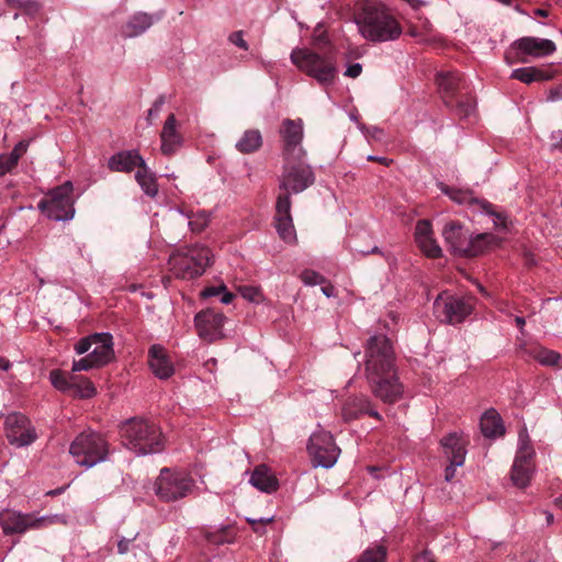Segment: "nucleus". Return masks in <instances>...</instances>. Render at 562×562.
Returning a JSON list of instances; mask_svg holds the SVG:
<instances>
[{
    "label": "nucleus",
    "instance_id": "nucleus-2",
    "mask_svg": "<svg viewBox=\"0 0 562 562\" xmlns=\"http://www.w3.org/2000/svg\"><path fill=\"white\" fill-rule=\"evenodd\" d=\"M355 21L360 34L371 42L394 41L402 26L385 4L378 0H361L356 4Z\"/></svg>",
    "mask_w": 562,
    "mask_h": 562
},
{
    "label": "nucleus",
    "instance_id": "nucleus-54",
    "mask_svg": "<svg viewBox=\"0 0 562 562\" xmlns=\"http://www.w3.org/2000/svg\"><path fill=\"white\" fill-rule=\"evenodd\" d=\"M225 290H226L225 285H222V286H220V288L210 286V288H206V289L202 292V294H203V296H205V297H211V296H216V295H218L221 292H223V291H225Z\"/></svg>",
    "mask_w": 562,
    "mask_h": 562
},
{
    "label": "nucleus",
    "instance_id": "nucleus-31",
    "mask_svg": "<svg viewBox=\"0 0 562 562\" xmlns=\"http://www.w3.org/2000/svg\"><path fill=\"white\" fill-rule=\"evenodd\" d=\"M510 77L529 85L533 81L550 80L553 78V74L537 67H524L515 69Z\"/></svg>",
    "mask_w": 562,
    "mask_h": 562
},
{
    "label": "nucleus",
    "instance_id": "nucleus-22",
    "mask_svg": "<svg viewBox=\"0 0 562 562\" xmlns=\"http://www.w3.org/2000/svg\"><path fill=\"white\" fill-rule=\"evenodd\" d=\"M148 366L156 378L167 380L175 373L173 362L161 345H151L148 349Z\"/></svg>",
    "mask_w": 562,
    "mask_h": 562
},
{
    "label": "nucleus",
    "instance_id": "nucleus-38",
    "mask_svg": "<svg viewBox=\"0 0 562 562\" xmlns=\"http://www.w3.org/2000/svg\"><path fill=\"white\" fill-rule=\"evenodd\" d=\"M72 389L80 395V397L89 398L95 394V387L93 383L85 376L75 375Z\"/></svg>",
    "mask_w": 562,
    "mask_h": 562
},
{
    "label": "nucleus",
    "instance_id": "nucleus-9",
    "mask_svg": "<svg viewBox=\"0 0 562 562\" xmlns=\"http://www.w3.org/2000/svg\"><path fill=\"white\" fill-rule=\"evenodd\" d=\"M474 308V299L440 293L434 302V314L441 322L450 325L462 323Z\"/></svg>",
    "mask_w": 562,
    "mask_h": 562
},
{
    "label": "nucleus",
    "instance_id": "nucleus-4",
    "mask_svg": "<svg viewBox=\"0 0 562 562\" xmlns=\"http://www.w3.org/2000/svg\"><path fill=\"white\" fill-rule=\"evenodd\" d=\"M122 443L138 456L159 453L165 449V437L158 425L142 417H133L121 425Z\"/></svg>",
    "mask_w": 562,
    "mask_h": 562
},
{
    "label": "nucleus",
    "instance_id": "nucleus-44",
    "mask_svg": "<svg viewBox=\"0 0 562 562\" xmlns=\"http://www.w3.org/2000/svg\"><path fill=\"white\" fill-rule=\"evenodd\" d=\"M301 280L307 285L322 284L325 282V278L322 274L310 269H305L301 273Z\"/></svg>",
    "mask_w": 562,
    "mask_h": 562
},
{
    "label": "nucleus",
    "instance_id": "nucleus-6",
    "mask_svg": "<svg viewBox=\"0 0 562 562\" xmlns=\"http://www.w3.org/2000/svg\"><path fill=\"white\" fill-rule=\"evenodd\" d=\"M212 251L206 246H187L170 254L168 269L177 279L193 280L201 277L212 265Z\"/></svg>",
    "mask_w": 562,
    "mask_h": 562
},
{
    "label": "nucleus",
    "instance_id": "nucleus-13",
    "mask_svg": "<svg viewBox=\"0 0 562 562\" xmlns=\"http://www.w3.org/2000/svg\"><path fill=\"white\" fill-rule=\"evenodd\" d=\"M94 348L86 357L74 360L72 371H88L101 368L114 359L113 337L109 333L94 334Z\"/></svg>",
    "mask_w": 562,
    "mask_h": 562
},
{
    "label": "nucleus",
    "instance_id": "nucleus-42",
    "mask_svg": "<svg viewBox=\"0 0 562 562\" xmlns=\"http://www.w3.org/2000/svg\"><path fill=\"white\" fill-rule=\"evenodd\" d=\"M535 358L541 363L546 366H554L558 363L560 359V355L552 350L548 349H538L536 350Z\"/></svg>",
    "mask_w": 562,
    "mask_h": 562
},
{
    "label": "nucleus",
    "instance_id": "nucleus-43",
    "mask_svg": "<svg viewBox=\"0 0 562 562\" xmlns=\"http://www.w3.org/2000/svg\"><path fill=\"white\" fill-rule=\"evenodd\" d=\"M27 147L29 142L21 140L14 146L13 150L10 154H7V157L14 167L18 165L19 159L26 153Z\"/></svg>",
    "mask_w": 562,
    "mask_h": 562
},
{
    "label": "nucleus",
    "instance_id": "nucleus-37",
    "mask_svg": "<svg viewBox=\"0 0 562 562\" xmlns=\"http://www.w3.org/2000/svg\"><path fill=\"white\" fill-rule=\"evenodd\" d=\"M386 553V548L382 544H378L364 550L357 562H385Z\"/></svg>",
    "mask_w": 562,
    "mask_h": 562
},
{
    "label": "nucleus",
    "instance_id": "nucleus-21",
    "mask_svg": "<svg viewBox=\"0 0 562 562\" xmlns=\"http://www.w3.org/2000/svg\"><path fill=\"white\" fill-rule=\"evenodd\" d=\"M276 227L279 236L286 243L295 239V231L291 216V198L279 194L276 204Z\"/></svg>",
    "mask_w": 562,
    "mask_h": 562
},
{
    "label": "nucleus",
    "instance_id": "nucleus-52",
    "mask_svg": "<svg viewBox=\"0 0 562 562\" xmlns=\"http://www.w3.org/2000/svg\"><path fill=\"white\" fill-rule=\"evenodd\" d=\"M135 537L133 538H122L119 542H117V552L120 554H125L128 552L130 550V544L132 543V541H134Z\"/></svg>",
    "mask_w": 562,
    "mask_h": 562
},
{
    "label": "nucleus",
    "instance_id": "nucleus-59",
    "mask_svg": "<svg viewBox=\"0 0 562 562\" xmlns=\"http://www.w3.org/2000/svg\"><path fill=\"white\" fill-rule=\"evenodd\" d=\"M11 368V362L3 357H0V370L8 371Z\"/></svg>",
    "mask_w": 562,
    "mask_h": 562
},
{
    "label": "nucleus",
    "instance_id": "nucleus-23",
    "mask_svg": "<svg viewBox=\"0 0 562 562\" xmlns=\"http://www.w3.org/2000/svg\"><path fill=\"white\" fill-rule=\"evenodd\" d=\"M368 414L369 416L381 419L380 414L372 407L370 400L364 395L349 396L342 406L341 416L345 422L358 419L360 416Z\"/></svg>",
    "mask_w": 562,
    "mask_h": 562
},
{
    "label": "nucleus",
    "instance_id": "nucleus-26",
    "mask_svg": "<svg viewBox=\"0 0 562 562\" xmlns=\"http://www.w3.org/2000/svg\"><path fill=\"white\" fill-rule=\"evenodd\" d=\"M442 192L447 194L451 200L460 204H479L485 213L495 215V212L493 211V205L485 200L481 201L474 198L472 191L470 190L445 187L442 189ZM496 217L498 220L502 218L499 214H496Z\"/></svg>",
    "mask_w": 562,
    "mask_h": 562
},
{
    "label": "nucleus",
    "instance_id": "nucleus-57",
    "mask_svg": "<svg viewBox=\"0 0 562 562\" xmlns=\"http://www.w3.org/2000/svg\"><path fill=\"white\" fill-rule=\"evenodd\" d=\"M368 160L376 161V162H380V164L385 165V166H389V164L391 162V160L385 158V157H375V156H369Z\"/></svg>",
    "mask_w": 562,
    "mask_h": 562
},
{
    "label": "nucleus",
    "instance_id": "nucleus-39",
    "mask_svg": "<svg viewBox=\"0 0 562 562\" xmlns=\"http://www.w3.org/2000/svg\"><path fill=\"white\" fill-rule=\"evenodd\" d=\"M210 216L205 211L189 215V226L193 233H201L209 224Z\"/></svg>",
    "mask_w": 562,
    "mask_h": 562
},
{
    "label": "nucleus",
    "instance_id": "nucleus-48",
    "mask_svg": "<svg viewBox=\"0 0 562 562\" xmlns=\"http://www.w3.org/2000/svg\"><path fill=\"white\" fill-rule=\"evenodd\" d=\"M243 31H237V32H233L229 36H228V41L238 46L239 48L244 49V50H247L248 49V44L247 42L244 40V36H243Z\"/></svg>",
    "mask_w": 562,
    "mask_h": 562
},
{
    "label": "nucleus",
    "instance_id": "nucleus-32",
    "mask_svg": "<svg viewBox=\"0 0 562 562\" xmlns=\"http://www.w3.org/2000/svg\"><path fill=\"white\" fill-rule=\"evenodd\" d=\"M495 240L496 237L493 234H479L474 238L468 240L462 256L476 257L483 251H485V249H487Z\"/></svg>",
    "mask_w": 562,
    "mask_h": 562
},
{
    "label": "nucleus",
    "instance_id": "nucleus-33",
    "mask_svg": "<svg viewBox=\"0 0 562 562\" xmlns=\"http://www.w3.org/2000/svg\"><path fill=\"white\" fill-rule=\"evenodd\" d=\"M135 180L148 196L154 198L157 195L158 184L156 176L150 171L146 162L140 165V168L137 169L135 173Z\"/></svg>",
    "mask_w": 562,
    "mask_h": 562
},
{
    "label": "nucleus",
    "instance_id": "nucleus-28",
    "mask_svg": "<svg viewBox=\"0 0 562 562\" xmlns=\"http://www.w3.org/2000/svg\"><path fill=\"white\" fill-rule=\"evenodd\" d=\"M154 24V18L147 13H136L123 26L122 35L124 37H136L143 34Z\"/></svg>",
    "mask_w": 562,
    "mask_h": 562
},
{
    "label": "nucleus",
    "instance_id": "nucleus-25",
    "mask_svg": "<svg viewBox=\"0 0 562 562\" xmlns=\"http://www.w3.org/2000/svg\"><path fill=\"white\" fill-rule=\"evenodd\" d=\"M176 124L175 114H169L160 133L161 153L166 156L175 154L182 143V136L177 132Z\"/></svg>",
    "mask_w": 562,
    "mask_h": 562
},
{
    "label": "nucleus",
    "instance_id": "nucleus-36",
    "mask_svg": "<svg viewBox=\"0 0 562 562\" xmlns=\"http://www.w3.org/2000/svg\"><path fill=\"white\" fill-rule=\"evenodd\" d=\"M74 376V374L67 375L65 372L60 370H53L49 374V380L54 387H56L59 391L66 392L72 390Z\"/></svg>",
    "mask_w": 562,
    "mask_h": 562
},
{
    "label": "nucleus",
    "instance_id": "nucleus-63",
    "mask_svg": "<svg viewBox=\"0 0 562 562\" xmlns=\"http://www.w3.org/2000/svg\"><path fill=\"white\" fill-rule=\"evenodd\" d=\"M525 260L528 266H532L536 263L533 255L530 252H525Z\"/></svg>",
    "mask_w": 562,
    "mask_h": 562
},
{
    "label": "nucleus",
    "instance_id": "nucleus-45",
    "mask_svg": "<svg viewBox=\"0 0 562 562\" xmlns=\"http://www.w3.org/2000/svg\"><path fill=\"white\" fill-rule=\"evenodd\" d=\"M241 296L250 302H259L261 300V292L258 288L250 285L239 286Z\"/></svg>",
    "mask_w": 562,
    "mask_h": 562
},
{
    "label": "nucleus",
    "instance_id": "nucleus-15",
    "mask_svg": "<svg viewBox=\"0 0 562 562\" xmlns=\"http://www.w3.org/2000/svg\"><path fill=\"white\" fill-rule=\"evenodd\" d=\"M308 454L315 467L331 468L340 453L330 432H314L308 440Z\"/></svg>",
    "mask_w": 562,
    "mask_h": 562
},
{
    "label": "nucleus",
    "instance_id": "nucleus-58",
    "mask_svg": "<svg viewBox=\"0 0 562 562\" xmlns=\"http://www.w3.org/2000/svg\"><path fill=\"white\" fill-rule=\"evenodd\" d=\"M7 3L13 9L22 10V4L25 3V0H7Z\"/></svg>",
    "mask_w": 562,
    "mask_h": 562
},
{
    "label": "nucleus",
    "instance_id": "nucleus-14",
    "mask_svg": "<svg viewBox=\"0 0 562 562\" xmlns=\"http://www.w3.org/2000/svg\"><path fill=\"white\" fill-rule=\"evenodd\" d=\"M519 441L520 445L512 467L510 477L515 486L525 488L532 476V457L535 454V450L530 443L526 429L520 431Z\"/></svg>",
    "mask_w": 562,
    "mask_h": 562
},
{
    "label": "nucleus",
    "instance_id": "nucleus-55",
    "mask_svg": "<svg viewBox=\"0 0 562 562\" xmlns=\"http://www.w3.org/2000/svg\"><path fill=\"white\" fill-rule=\"evenodd\" d=\"M247 521L251 526L254 532L259 535H263L266 532L265 526H260L256 519L247 518Z\"/></svg>",
    "mask_w": 562,
    "mask_h": 562
},
{
    "label": "nucleus",
    "instance_id": "nucleus-53",
    "mask_svg": "<svg viewBox=\"0 0 562 562\" xmlns=\"http://www.w3.org/2000/svg\"><path fill=\"white\" fill-rule=\"evenodd\" d=\"M361 71H362V66L360 64H358V63L352 64L347 68L345 76L350 77V78H357L361 75Z\"/></svg>",
    "mask_w": 562,
    "mask_h": 562
},
{
    "label": "nucleus",
    "instance_id": "nucleus-50",
    "mask_svg": "<svg viewBox=\"0 0 562 562\" xmlns=\"http://www.w3.org/2000/svg\"><path fill=\"white\" fill-rule=\"evenodd\" d=\"M14 166L10 162L7 154L0 155V177L4 176L7 172H10Z\"/></svg>",
    "mask_w": 562,
    "mask_h": 562
},
{
    "label": "nucleus",
    "instance_id": "nucleus-20",
    "mask_svg": "<svg viewBox=\"0 0 562 562\" xmlns=\"http://www.w3.org/2000/svg\"><path fill=\"white\" fill-rule=\"evenodd\" d=\"M445 453L450 464L445 470V477L448 482L452 481L456 474V468L461 467L465 460L467 441L456 432L449 434L441 439Z\"/></svg>",
    "mask_w": 562,
    "mask_h": 562
},
{
    "label": "nucleus",
    "instance_id": "nucleus-51",
    "mask_svg": "<svg viewBox=\"0 0 562 562\" xmlns=\"http://www.w3.org/2000/svg\"><path fill=\"white\" fill-rule=\"evenodd\" d=\"M22 7V11L27 14H35L40 11V4L31 0H25V3H23Z\"/></svg>",
    "mask_w": 562,
    "mask_h": 562
},
{
    "label": "nucleus",
    "instance_id": "nucleus-24",
    "mask_svg": "<svg viewBox=\"0 0 562 562\" xmlns=\"http://www.w3.org/2000/svg\"><path fill=\"white\" fill-rule=\"evenodd\" d=\"M145 160L136 150H122L113 155L108 162V167L111 171L116 172H131L136 167L139 169L140 165H144Z\"/></svg>",
    "mask_w": 562,
    "mask_h": 562
},
{
    "label": "nucleus",
    "instance_id": "nucleus-17",
    "mask_svg": "<svg viewBox=\"0 0 562 562\" xmlns=\"http://www.w3.org/2000/svg\"><path fill=\"white\" fill-rule=\"evenodd\" d=\"M280 134L283 142V159L305 157V150L301 146L303 139V122L301 119H285L282 122Z\"/></svg>",
    "mask_w": 562,
    "mask_h": 562
},
{
    "label": "nucleus",
    "instance_id": "nucleus-34",
    "mask_svg": "<svg viewBox=\"0 0 562 562\" xmlns=\"http://www.w3.org/2000/svg\"><path fill=\"white\" fill-rule=\"evenodd\" d=\"M262 146V136L258 130H247L237 142L236 148L243 154H251Z\"/></svg>",
    "mask_w": 562,
    "mask_h": 562
},
{
    "label": "nucleus",
    "instance_id": "nucleus-29",
    "mask_svg": "<svg viewBox=\"0 0 562 562\" xmlns=\"http://www.w3.org/2000/svg\"><path fill=\"white\" fill-rule=\"evenodd\" d=\"M250 483L256 488L266 493H272L278 488L277 477L270 473L269 469L265 464L255 468L250 476Z\"/></svg>",
    "mask_w": 562,
    "mask_h": 562
},
{
    "label": "nucleus",
    "instance_id": "nucleus-41",
    "mask_svg": "<svg viewBox=\"0 0 562 562\" xmlns=\"http://www.w3.org/2000/svg\"><path fill=\"white\" fill-rule=\"evenodd\" d=\"M432 234V227L431 223L428 220H419L416 223L415 227V240L416 243L425 241L426 238L431 237Z\"/></svg>",
    "mask_w": 562,
    "mask_h": 562
},
{
    "label": "nucleus",
    "instance_id": "nucleus-16",
    "mask_svg": "<svg viewBox=\"0 0 562 562\" xmlns=\"http://www.w3.org/2000/svg\"><path fill=\"white\" fill-rule=\"evenodd\" d=\"M4 431L9 442L16 447L30 446L37 439L32 422L22 413H12L7 416Z\"/></svg>",
    "mask_w": 562,
    "mask_h": 562
},
{
    "label": "nucleus",
    "instance_id": "nucleus-7",
    "mask_svg": "<svg viewBox=\"0 0 562 562\" xmlns=\"http://www.w3.org/2000/svg\"><path fill=\"white\" fill-rule=\"evenodd\" d=\"M69 453L77 464L91 468L106 460L110 445L101 434L87 430L74 439L69 447Z\"/></svg>",
    "mask_w": 562,
    "mask_h": 562
},
{
    "label": "nucleus",
    "instance_id": "nucleus-1",
    "mask_svg": "<svg viewBox=\"0 0 562 562\" xmlns=\"http://www.w3.org/2000/svg\"><path fill=\"white\" fill-rule=\"evenodd\" d=\"M366 373L375 397L387 404L402 397L404 389L398 381L393 346L386 336L375 335L368 340Z\"/></svg>",
    "mask_w": 562,
    "mask_h": 562
},
{
    "label": "nucleus",
    "instance_id": "nucleus-18",
    "mask_svg": "<svg viewBox=\"0 0 562 562\" xmlns=\"http://www.w3.org/2000/svg\"><path fill=\"white\" fill-rule=\"evenodd\" d=\"M555 44L546 38L526 36L515 41L512 49L515 50L516 58L520 63H528L527 56L540 58L549 56L555 52Z\"/></svg>",
    "mask_w": 562,
    "mask_h": 562
},
{
    "label": "nucleus",
    "instance_id": "nucleus-11",
    "mask_svg": "<svg viewBox=\"0 0 562 562\" xmlns=\"http://www.w3.org/2000/svg\"><path fill=\"white\" fill-rule=\"evenodd\" d=\"M38 207L48 217L56 221L72 218L75 214L72 183L67 181L52 190L45 199L40 201Z\"/></svg>",
    "mask_w": 562,
    "mask_h": 562
},
{
    "label": "nucleus",
    "instance_id": "nucleus-30",
    "mask_svg": "<svg viewBox=\"0 0 562 562\" xmlns=\"http://www.w3.org/2000/svg\"><path fill=\"white\" fill-rule=\"evenodd\" d=\"M481 431L485 437L503 436L505 428L499 414L495 409L486 411L481 418Z\"/></svg>",
    "mask_w": 562,
    "mask_h": 562
},
{
    "label": "nucleus",
    "instance_id": "nucleus-12",
    "mask_svg": "<svg viewBox=\"0 0 562 562\" xmlns=\"http://www.w3.org/2000/svg\"><path fill=\"white\" fill-rule=\"evenodd\" d=\"M59 521L58 516L37 517L34 514H21L14 510H3L0 513V526L7 536L13 533H24L30 529H41Z\"/></svg>",
    "mask_w": 562,
    "mask_h": 562
},
{
    "label": "nucleus",
    "instance_id": "nucleus-62",
    "mask_svg": "<svg viewBox=\"0 0 562 562\" xmlns=\"http://www.w3.org/2000/svg\"><path fill=\"white\" fill-rule=\"evenodd\" d=\"M362 255H369V254H382V251L380 250L379 247L374 246L373 248H371L370 250H364V249H361L359 250Z\"/></svg>",
    "mask_w": 562,
    "mask_h": 562
},
{
    "label": "nucleus",
    "instance_id": "nucleus-35",
    "mask_svg": "<svg viewBox=\"0 0 562 562\" xmlns=\"http://www.w3.org/2000/svg\"><path fill=\"white\" fill-rule=\"evenodd\" d=\"M203 536L209 543L221 546L233 542L235 530L232 526H225L215 531L203 530Z\"/></svg>",
    "mask_w": 562,
    "mask_h": 562
},
{
    "label": "nucleus",
    "instance_id": "nucleus-61",
    "mask_svg": "<svg viewBox=\"0 0 562 562\" xmlns=\"http://www.w3.org/2000/svg\"><path fill=\"white\" fill-rule=\"evenodd\" d=\"M234 296H235V295H234L233 293H231V292H225V293L223 294V296L221 297V301H222V303H224V304H229V303L233 301Z\"/></svg>",
    "mask_w": 562,
    "mask_h": 562
},
{
    "label": "nucleus",
    "instance_id": "nucleus-19",
    "mask_svg": "<svg viewBox=\"0 0 562 562\" xmlns=\"http://www.w3.org/2000/svg\"><path fill=\"white\" fill-rule=\"evenodd\" d=\"M224 321L225 316L222 313L211 308L199 312L194 317L199 336L209 342L222 338Z\"/></svg>",
    "mask_w": 562,
    "mask_h": 562
},
{
    "label": "nucleus",
    "instance_id": "nucleus-5",
    "mask_svg": "<svg viewBox=\"0 0 562 562\" xmlns=\"http://www.w3.org/2000/svg\"><path fill=\"white\" fill-rule=\"evenodd\" d=\"M436 82L445 105L460 119L469 117L474 111V100L463 75L452 70L440 71Z\"/></svg>",
    "mask_w": 562,
    "mask_h": 562
},
{
    "label": "nucleus",
    "instance_id": "nucleus-49",
    "mask_svg": "<svg viewBox=\"0 0 562 562\" xmlns=\"http://www.w3.org/2000/svg\"><path fill=\"white\" fill-rule=\"evenodd\" d=\"M547 100L550 102L562 100V83H559L549 89Z\"/></svg>",
    "mask_w": 562,
    "mask_h": 562
},
{
    "label": "nucleus",
    "instance_id": "nucleus-56",
    "mask_svg": "<svg viewBox=\"0 0 562 562\" xmlns=\"http://www.w3.org/2000/svg\"><path fill=\"white\" fill-rule=\"evenodd\" d=\"M414 562H435V561L429 552L424 551L415 558Z\"/></svg>",
    "mask_w": 562,
    "mask_h": 562
},
{
    "label": "nucleus",
    "instance_id": "nucleus-47",
    "mask_svg": "<svg viewBox=\"0 0 562 562\" xmlns=\"http://www.w3.org/2000/svg\"><path fill=\"white\" fill-rule=\"evenodd\" d=\"M165 104V97L164 95H159L153 106L148 110V113H147V121L149 124H151V119L156 115H158V113L160 112L162 105Z\"/></svg>",
    "mask_w": 562,
    "mask_h": 562
},
{
    "label": "nucleus",
    "instance_id": "nucleus-8",
    "mask_svg": "<svg viewBox=\"0 0 562 562\" xmlns=\"http://www.w3.org/2000/svg\"><path fill=\"white\" fill-rule=\"evenodd\" d=\"M304 158L283 159L282 175L279 181V194H286L288 198L292 193L303 192L314 183V173Z\"/></svg>",
    "mask_w": 562,
    "mask_h": 562
},
{
    "label": "nucleus",
    "instance_id": "nucleus-60",
    "mask_svg": "<svg viewBox=\"0 0 562 562\" xmlns=\"http://www.w3.org/2000/svg\"><path fill=\"white\" fill-rule=\"evenodd\" d=\"M334 286L331 284L324 285L322 288V292L327 296L330 297L334 295Z\"/></svg>",
    "mask_w": 562,
    "mask_h": 562
},
{
    "label": "nucleus",
    "instance_id": "nucleus-10",
    "mask_svg": "<svg viewBox=\"0 0 562 562\" xmlns=\"http://www.w3.org/2000/svg\"><path fill=\"white\" fill-rule=\"evenodd\" d=\"M194 482L183 472L164 468L156 480V494L164 502H175L192 492Z\"/></svg>",
    "mask_w": 562,
    "mask_h": 562
},
{
    "label": "nucleus",
    "instance_id": "nucleus-40",
    "mask_svg": "<svg viewBox=\"0 0 562 562\" xmlns=\"http://www.w3.org/2000/svg\"><path fill=\"white\" fill-rule=\"evenodd\" d=\"M420 250L430 258H439L441 257V248L437 244L436 239L431 236L426 238L425 241L417 243Z\"/></svg>",
    "mask_w": 562,
    "mask_h": 562
},
{
    "label": "nucleus",
    "instance_id": "nucleus-3",
    "mask_svg": "<svg viewBox=\"0 0 562 562\" xmlns=\"http://www.w3.org/2000/svg\"><path fill=\"white\" fill-rule=\"evenodd\" d=\"M315 48H294L291 53V61L295 67L315 79L321 86L328 87L337 78V58L334 45L319 36L315 41Z\"/></svg>",
    "mask_w": 562,
    "mask_h": 562
},
{
    "label": "nucleus",
    "instance_id": "nucleus-27",
    "mask_svg": "<svg viewBox=\"0 0 562 562\" xmlns=\"http://www.w3.org/2000/svg\"><path fill=\"white\" fill-rule=\"evenodd\" d=\"M442 236L451 250L462 256L468 243V236L463 227L457 222H450L446 224Z\"/></svg>",
    "mask_w": 562,
    "mask_h": 562
},
{
    "label": "nucleus",
    "instance_id": "nucleus-64",
    "mask_svg": "<svg viewBox=\"0 0 562 562\" xmlns=\"http://www.w3.org/2000/svg\"><path fill=\"white\" fill-rule=\"evenodd\" d=\"M257 522L260 525V526H267L269 524H271L273 521V517H268V518H259V519H256Z\"/></svg>",
    "mask_w": 562,
    "mask_h": 562
},
{
    "label": "nucleus",
    "instance_id": "nucleus-46",
    "mask_svg": "<svg viewBox=\"0 0 562 562\" xmlns=\"http://www.w3.org/2000/svg\"><path fill=\"white\" fill-rule=\"evenodd\" d=\"M95 338L94 334L88 337L81 338L76 345L75 350L78 355H83L89 351L91 346L93 345Z\"/></svg>",
    "mask_w": 562,
    "mask_h": 562
}]
</instances>
